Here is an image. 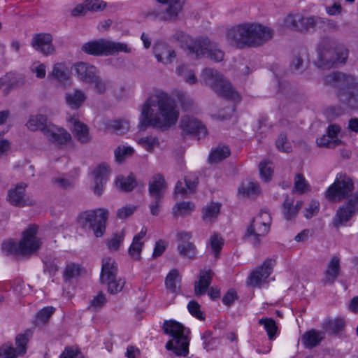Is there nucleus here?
Instances as JSON below:
<instances>
[{
  "instance_id": "nucleus-1",
  "label": "nucleus",
  "mask_w": 358,
  "mask_h": 358,
  "mask_svg": "<svg viewBox=\"0 0 358 358\" xmlns=\"http://www.w3.org/2000/svg\"><path fill=\"white\" fill-rule=\"evenodd\" d=\"M179 110L174 100L166 93L151 95L142 106L138 127L141 130L152 127L166 130L175 125Z\"/></svg>"
},
{
  "instance_id": "nucleus-2",
  "label": "nucleus",
  "mask_w": 358,
  "mask_h": 358,
  "mask_svg": "<svg viewBox=\"0 0 358 358\" xmlns=\"http://www.w3.org/2000/svg\"><path fill=\"white\" fill-rule=\"evenodd\" d=\"M353 189L352 178L346 174L340 173L326 192V197L331 201L338 202L348 198L333 217L332 224L336 228L345 226L358 213V192L350 195Z\"/></svg>"
},
{
  "instance_id": "nucleus-3",
  "label": "nucleus",
  "mask_w": 358,
  "mask_h": 358,
  "mask_svg": "<svg viewBox=\"0 0 358 358\" xmlns=\"http://www.w3.org/2000/svg\"><path fill=\"white\" fill-rule=\"evenodd\" d=\"M273 31L259 24H243L229 29L227 38L236 48L258 47L273 37Z\"/></svg>"
},
{
  "instance_id": "nucleus-4",
  "label": "nucleus",
  "mask_w": 358,
  "mask_h": 358,
  "mask_svg": "<svg viewBox=\"0 0 358 358\" xmlns=\"http://www.w3.org/2000/svg\"><path fill=\"white\" fill-rule=\"evenodd\" d=\"M324 83L335 90L340 101L358 109V81L354 76L336 71L327 76Z\"/></svg>"
},
{
  "instance_id": "nucleus-5",
  "label": "nucleus",
  "mask_w": 358,
  "mask_h": 358,
  "mask_svg": "<svg viewBox=\"0 0 358 358\" xmlns=\"http://www.w3.org/2000/svg\"><path fill=\"white\" fill-rule=\"evenodd\" d=\"M164 334L171 336L166 348L178 357H187L189 354L190 331L175 320H165L162 326Z\"/></svg>"
},
{
  "instance_id": "nucleus-6",
  "label": "nucleus",
  "mask_w": 358,
  "mask_h": 358,
  "mask_svg": "<svg viewBox=\"0 0 358 358\" xmlns=\"http://www.w3.org/2000/svg\"><path fill=\"white\" fill-rule=\"evenodd\" d=\"M109 211L106 208L87 210L78 217V223L85 230H92L96 237H101L105 232Z\"/></svg>"
},
{
  "instance_id": "nucleus-7",
  "label": "nucleus",
  "mask_w": 358,
  "mask_h": 358,
  "mask_svg": "<svg viewBox=\"0 0 358 358\" xmlns=\"http://www.w3.org/2000/svg\"><path fill=\"white\" fill-rule=\"evenodd\" d=\"M201 82L210 87L220 96L235 101L239 99L231 83L224 80L216 70L210 68L203 69L201 73Z\"/></svg>"
},
{
  "instance_id": "nucleus-8",
  "label": "nucleus",
  "mask_w": 358,
  "mask_h": 358,
  "mask_svg": "<svg viewBox=\"0 0 358 358\" xmlns=\"http://www.w3.org/2000/svg\"><path fill=\"white\" fill-rule=\"evenodd\" d=\"M189 54L194 55L196 58L208 57L212 61L219 62L223 60L224 52L217 44L212 42L208 37H199L191 39L187 45Z\"/></svg>"
},
{
  "instance_id": "nucleus-9",
  "label": "nucleus",
  "mask_w": 358,
  "mask_h": 358,
  "mask_svg": "<svg viewBox=\"0 0 358 358\" xmlns=\"http://www.w3.org/2000/svg\"><path fill=\"white\" fill-rule=\"evenodd\" d=\"M348 57V50L344 45L331 43L320 50L317 64L320 68L330 69L345 64Z\"/></svg>"
},
{
  "instance_id": "nucleus-10",
  "label": "nucleus",
  "mask_w": 358,
  "mask_h": 358,
  "mask_svg": "<svg viewBox=\"0 0 358 358\" xmlns=\"http://www.w3.org/2000/svg\"><path fill=\"white\" fill-rule=\"evenodd\" d=\"M117 266L114 259L106 257L102 259V266L100 280L102 284L108 286V290L110 294H116L122 289L124 281L117 278Z\"/></svg>"
},
{
  "instance_id": "nucleus-11",
  "label": "nucleus",
  "mask_w": 358,
  "mask_h": 358,
  "mask_svg": "<svg viewBox=\"0 0 358 358\" xmlns=\"http://www.w3.org/2000/svg\"><path fill=\"white\" fill-rule=\"evenodd\" d=\"M327 20L318 16L304 17L301 14L289 15L284 20L285 25L292 29L306 32L322 28Z\"/></svg>"
},
{
  "instance_id": "nucleus-12",
  "label": "nucleus",
  "mask_w": 358,
  "mask_h": 358,
  "mask_svg": "<svg viewBox=\"0 0 358 358\" xmlns=\"http://www.w3.org/2000/svg\"><path fill=\"white\" fill-rule=\"evenodd\" d=\"M271 217L268 212L262 210L259 214L252 219L248 227L245 237L249 238L254 244L260 243V237L266 236L270 230Z\"/></svg>"
},
{
  "instance_id": "nucleus-13",
  "label": "nucleus",
  "mask_w": 358,
  "mask_h": 358,
  "mask_svg": "<svg viewBox=\"0 0 358 358\" xmlns=\"http://www.w3.org/2000/svg\"><path fill=\"white\" fill-rule=\"evenodd\" d=\"M37 231L38 227L33 225L23 232L22 240L20 242L21 255H31L40 248L41 242L36 236Z\"/></svg>"
},
{
  "instance_id": "nucleus-14",
  "label": "nucleus",
  "mask_w": 358,
  "mask_h": 358,
  "mask_svg": "<svg viewBox=\"0 0 358 358\" xmlns=\"http://www.w3.org/2000/svg\"><path fill=\"white\" fill-rule=\"evenodd\" d=\"M275 262L271 259H266L262 266L255 269L248 278V284L252 287H260L266 282V279L271 274Z\"/></svg>"
},
{
  "instance_id": "nucleus-15",
  "label": "nucleus",
  "mask_w": 358,
  "mask_h": 358,
  "mask_svg": "<svg viewBox=\"0 0 358 358\" xmlns=\"http://www.w3.org/2000/svg\"><path fill=\"white\" fill-rule=\"evenodd\" d=\"M26 185L20 183L14 188L9 189L8 200L13 206L24 207L34 204V201L30 199L25 193Z\"/></svg>"
},
{
  "instance_id": "nucleus-16",
  "label": "nucleus",
  "mask_w": 358,
  "mask_h": 358,
  "mask_svg": "<svg viewBox=\"0 0 358 358\" xmlns=\"http://www.w3.org/2000/svg\"><path fill=\"white\" fill-rule=\"evenodd\" d=\"M31 45L33 48L44 55H51L55 52L52 45V36L50 34L40 33L34 34Z\"/></svg>"
},
{
  "instance_id": "nucleus-17",
  "label": "nucleus",
  "mask_w": 358,
  "mask_h": 358,
  "mask_svg": "<svg viewBox=\"0 0 358 358\" xmlns=\"http://www.w3.org/2000/svg\"><path fill=\"white\" fill-rule=\"evenodd\" d=\"M180 127L186 133L195 134L199 137H203L207 134L206 128L201 122L193 116L183 115L180 122Z\"/></svg>"
},
{
  "instance_id": "nucleus-18",
  "label": "nucleus",
  "mask_w": 358,
  "mask_h": 358,
  "mask_svg": "<svg viewBox=\"0 0 358 358\" xmlns=\"http://www.w3.org/2000/svg\"><path fill=\"white\" fill-rule=\"evenodd\" d=\"M43 134L48 141L59 145H64L71 141V134L64 129L49 124L43 130Z\"/></svg>"
},
{
  "instance_id": "nucleus-19",
  "label": "nucleus",
  "mask_w": 358,
  "mask_h": 358,
  "mask_svg": "<svg viewBox=\"0 0 358 358\" xmlns=\"http://www.w3.org/2000/svg\"><path fill=\"white\" fill-rule=\"evenodd\" d=\"M161 4H168L166 11L159 15V18L164 21H174L182 8L185 0H156Z\"/></svg>"
},
{
  "instance_id": "nucleus-20",
  "label": "nucleus",
  "mask_w": 358,
  "mask_h": 358,
  "mask_svg": "<svg viewBox=\"0 0 358 358\" xmlns=\"http://www.w3.org/2000/svg\"><path fill=\"white\" fill-rule=\"evenodd\" d=\"M153 51L157 60L164 64L172 63L176 57L175 50L163 42L157 43L154 45Z\"/></svg>"
},
{
  "instance_id": "nucleus-21",
  "label": "nucleus",
  "mask_w": 358,
  "mask_h": 358,
  "mask_svg": "<svg viewBox=\"0 0 358 358\" xmlns=\"http://www.w3.org/2000/svg\"><path fill=\"white\" fill-rule=\"evenodd\" d=\"M74 68L79 80L85 83H92L94 79L98 76L96 68L87 63H77Z\"/></svg>"
},
{
  "instance_id": "nucleus-22",
  "label": "nucleus",
  "mask_w": 358,
  "mask_h": 358,
  "mask_svg": "<svg viewBox=\"0 0 358 358\" xmlns=\"http://www.w3.org/2000/svg\"><path fill=\"white\" fill-rule=\"evenodd\" d=\"M67 121L72 125V131L75 137L82 143L90 141L89 129L86 124L81 122L76 116L67 117Z\"/></svg>"
},
{
  "instance_id": "nucleus-23",
  "label": "nucleus",
  "mask_w": 358,
  "mask_h": 358,
  "mask_svg": "<svg viewBox=\"0 0 358 358\" xmlns=\"http://www.w3.org/2000/svg\"><path fill=\"white\" fill-rule=\"evenodd\" d=\"M180 243L178 245V250L180 255L193 258L196 255L195 245L189 241L192 237V234L188 232H181L178 235Z\"/></svg>"
},
{
  "instance_id": "nucleus-24",
  "label": "nucleus",
  "mask_w": 358,
  "mask_h": 358,
  "mask_svg": "<svg viewBox=\"0 0 358 358\" xmlns=\"http://www.w3.org/2000/svg\"><path fill=\"white\" fill-rule=\"evenodd\" d=\"M166 185L164 178L161 174L154 175L149 182V194L150 197L163 199Z\"/></svg>"
},
{
  "instance_id": "nucleus-25",
  "label": "nucleus",
  "mask_w": 358,
  "mask_h": 358,
  "mask_svg": "<svg viewBox=\"0 0 358 358\" xmlns=\"http://www.w3.org/2000/svg\"><path fill=\"white\" fill-rule=\"evenodd\" d=\"M341 273L340 259L333 257L324 271V277L322 280L324 285H333Z\"/></svg>"
},
{
  "instance_id": "nucleus-26",
  "label": "nucleus",
  "mask_w": 358,
  "mask_h": 358,
  "mask_svg": "<svg viewBox=\"0 0 358 358\" xmlns=\"http://www.w3.org/2000/svg\"><path fill=\"white\" fill-rule=\"evenodd\" d=\"M213 274L210 269L202 270L199 272V280L194 282V293L196 296L203 295L206 292L211 283Z\"/></svg>"
},
{
  "instance_id": "nucleus-27",
  "label": "nucleus",
  "mask_w": 358,
  "mask_h": 358,
  "mask_svg": "<svg viewBox=\"0 0 358 358\" xmlns=\"http://www.w3.org/2000/svg\"><path fill=\"white\" fill-rule=\"evenodd\" d=\"M107 40L101 39L99 41H90L82 46V50L92 55H106Z\"/></svg>"
},
{
  "instance_id": "nucleus-28",
  "label": "nucleus",
  "mask_w": 358,
  "mask_h": 358,
  "mask_svg": "<svg viewBox=\"0 0 358 358\" xmlns=\"http://www.w3.org/2000/svg\"><path fill=\"white\" fill-rule=\"evenodd\" d=\"M324 338L323 332L311 329L302 336L301 343L306 348L312 349L319 345Z\"/></svg>"
},
{
  "instance_id": "nucleus-29",
  "label": "nucleus",
  "mask_w": 358,
  "mask_h": 358,
  "mask_svg": "<svg viewBox=\"0 0 358 358\" xmlns=\"http://www.w3.org/2000/svg\"><path fill=\"white\" fill-rule=\"evenodd\" d=\"M66 103L73 109H78L83 106L87 99L85 93L79 90L74 89L71 92H69L65 96Z\"/></svg>"
},
{
  "instance_id": "nucleus-30",
  "label": "nucleus",
  "mask_w": 358,
  "mask_h": 358,
  "mask_svg": "<svg viewBox=\"0 0 358 358\" xmlns=\"http://www.w3.org/2000/svg\"><path fill=\"white\" fill-rule=\"evenodd\" d=\"M147 229L143 228L133 238L132 243L129 248V254L134 259L138 260L141 257V252L143 245V242L141 240L145 237Z\"/></svg>"
},
{
  "instance_id": "nucleus-31",
  "label": "nucleus",
  "mask_w": 358,
  "mask_h": 358,
  "mask_svg": "<svg viewBox=\"0 0 358 358\" xmlns=\"http://www.w3.org/2000/svg\"><path fill=\"white\" fill-rule=\"evenodd\" d=\"M26 126L31 131L41 130L43 132V130L48 126L47 125V117L41 114L31 115Z\"/></svg>"
},
{
  "instance_id": "nucleus-32",
  "label": "nucleus",
  "mask_w": 358,
  "mask_h": 358,
  "mask_svg": "<svg viewBox=\"0 0 358 358\" xmlns=\"http://www.w3.org/2000/svg\"><path fill=\"white\" fill-rule=\"evenodd\" d=\"M180 278L177 269H172L166 275L165 285L166 289L173 293H176L180 289Z\"/></svg>"
},
{
  "instance_id": "nucleus-33",
  "label": "nucleus",
  "mask_w": 358,
  "mask_h": 358,
  "mask_svg": "<svg viewBox=\"0 0 358 358\" xmlns=\"http://www.w3.org/2000/svg\"><path fill=\"white\" fill-rule=\"evenodd\" d=\"M52 77L59 83L66 85L69 80V75L66 71L64 65L62 63H57L54 65L52 71L49 76Z\"/></svg>"
},
{
  "instance_id": "nucleus-34",
  "label": "nucleus",
  "mask_w": 358,
  "mask_h": 358,
  "mask_svg": "<svg viewBox=\"0 0 358 358\" xmlns=\"http://www.w3.org/2000/svg\"><path fill=\"white\" fill-rule=\"evenodd\" d=\"M115 185L122 191L131 192L136 186V181L132 174L127 177L119 176L115 180Z\"/></svg>"
},
{
  "instance_id": "nucleus-35",
  "label": "nucleus",
  "mask_w": 358,
  "mask_h": 358,
  "mask_svg": "<svg viewBox=\"0 0 358 358\" xmlns=\"http://www.w3.org/2000/svg\"><path fill=\"white\" fill-rule=\"evenodd\" d=\"M230 150L227 146L218 145L213 150L209 155L208 160L210 163H218L229 157Z\"/></svg>"
},
{
  "instance_id": "nucleus-36",
  "label": "nucleus",
  "mask_w": 358,
  "mask_h": 358,
  "mask_svg": "<svg viewBox=\"0 0 358 358\" xmlns=\"http://www.w3.org/2000/svg\"><path fill=\"white\" fill-rule=\"evenodd\" d=\"M259 324L262 325L267 332L269 340H274L278 331L275 321L271 317H263L259 320Z\"/></svg>"
},
{
  "instance_id": "nucleus-37",
  "label": "nucleus",
  "mask_w": 358,
  "mask_h": 358,
  "mask_svg": "<svg viewBox=\"0 0 358 358\" xmlns=\"http://www.w3.org/2000/svg\"><path fill=\"white\" fill-rule=\"evenodd\" d=\"M220 204L212 202L203 208L202 218L205 221L211 222L217 218L220 211Z\"/></svg>"
},
{
  "instance_id": "nucleus-38",
  "label": "nucleus",
  "mask_w": 358,
  "mask_h": 358,
  "mask_svg": "<svg viewBox=\"0 0 358 358\" xmlns=\"http://www.w3.org/2000/svg\"><path fill=\"white\" fill-rule=\"evenodd\" d=\"M195 206L189 201H182L178 203L173 208V215L175 217H184L189 215L194 210Z\"/></svg>"
},
{
  "instance_id": "nucleus-39",
  "label": "nucleus",
  "mask_w": 358,
  "mask_h": 358,
  "mask_svg": "<svg viewBox=\"0 0 358 358\" xmlns=\"http://www.w3.org/2000/svg\"><path fill=\"white\" fill-rule=\"evenodd\" d=\"M107 52L106 55H112L118 52L130 53L131 48L125 43L115 42L107 41Z\"/></svg>"
},
{
  "instance_id": "nucleus-40",
  "label": "nucleus",
  "mask_w": 358,
  "mask_h": 358,
  "mask_svg": "<svg viewBox=\"0 0 358 358\" xmlns=\"http://www.w3.org/2000/svg\"><path fill=\"white\" fill-rule=\"evenodd\" d=\"M259 184L256 182L245 181L238 188V192L248 196H257L259 193Z\"/></svg>"
},
{
  "instance_id": "nucleus-41",
  "label": "nucleus",
  "mask_w": 358,
  "mask_h": 358,
  "mask_svg": "<svg viewBox=\"0 0 358 358\" xmlns=\"http://www.w3.org/2000/svg\"><path fill=\"white\" fill-rule=\"evenodd\" d=\"M108 128L118 135H122L129 130L130 124L126 120H117L111 121L108 124Z\"/></svg>"
},
{
  "instance_id": "nucleus-42",
  "label": "nucleus",
  "mask_w": 358,
  "mask_h": 358,
  "mask_svg": "<svg viewBox=\"0 0 358 358\" xmlns=\"http://www.w3.org/2000/svg\"><path fill=\"white\" fill-rule=\"evenodd\" d=\"M177 73L183 78L186 83L190 85H194L198 82L194 71L192 68H188L185 65L180 66L177 69Z\"/></svg>"
},
{
  "instance_id": "nucleus-43",
  "label": "nucleus",
  "mask_w": 358,
  "mask_h": 358,
  "mask_svg": "<svg viewBox=\"0 0 358 358\" xmlns=\"http://www.w3.org/2000/svg\"><path fill=\"white\" fill-rule=\"evenodd\" d=\"M345 322L341 318H335L326 322L325 329L332 334H338L345 328Z\"/></svg>"
},
{
  "instance_id": "nucleus-44",
  "label": "nucleus",
  "mask_w": 358,
  "mask_h": 358,
  "mask_svg": "<svg viewBox=\"0 0 358 358\" xmlns=\"http://www.w3.org/2000/svg\"><path fill=\"white\" fill-rule=\"evenodd\" d=\"M55 308L52 306H47L39 310L36 316V324L37 325L45 324L54 313Z\"/></svg>"
},
{
  "instance_id": "nucleus-45",
  "label": "nucleus",
  "mask_w": 358,
  "mask_h": 358,
  "mask_svg": "<svg viewBox=\"0 0 358 358\" xmlns=\"http://www.w3.org/2000/svg\"><path fill=\"white\" fill-rule=\"evenodd\" d=\"M114 152L116 161L122 162L134 155V149L131 146L120 145L115 150Z\"/></svg>"
},
{
  "instance_id": "nucleus-46",
  "label": "nucleus",
  "mask_w": 358,
  "mask_h": 358,
  "mask_svg": "<svg viewBox=\"0 0 358 358\" xmlns=\"http://www.w3.org/2000/svg\"><path fill=\"white\" fill-rule=\"evenodd\" d=\"M29 333L26 332L24 334H19L16 336L15 338V345H16V352L17 355H23L27 351V345L29 341Z\"/></svg>"
},
{
  "instance_id": "nucleus-47",
  "label": "nucleus",
  "mask_w": 358,
  "mask_h": 358,
  "mask_svg": "<svg viewBox=\"0 0 358 358\" xmlns=\"http://www.w3.org/2000/svg\"><path fill=\"white\" fill-rule=\"evenodd\" d=\"M259 169L262 178L266 182L269 181L273 172L272 163L270 161H263L259 164Z\"/></svg>"
},
{
  "instance_id": "nucleus-48",
  "label": "nucleus",
  "mask_w": 358,
  "mask_h": 358,
  "mask_svg": "<svg viewBox=\"0 0 358 358\" xmlns=\"http://www.w3.org/2000/svg\"><path fill=\"white\" fill-rule=\"evenodd\" d=\"M342 141L338 138H331L329 135H324L317 139V144L319 147L327 148H335L341 145Z\"/></svg>"
},
{
  "instance_id": "nucleus-49",
  "label": "nucleus",
  "mask_w": 358,
  "mask_h": 358,
  "mask_svg": "<svg viewBox=\"0 0 358 358\" xmlns=\"http://www.w3.org/2000/svg\"><path fill=\"white\" fill-rule=\"evenodd\" d=\"M1 249L7 255H21V248L20 243H17L12 240L4 241L2 243Z\"/></svg>"
},
{
  "instance_id": "nucleus-50",
  "label": "nucleus",
  "mask_w": 358,
  "mask_h": 358,
  "mask_svg": "<svg viewBox=\"0 0 358 358\" xmlns=\"http://www.w3.org/2000/svg\"><path fill=\"white\" fill-rule=\"evenodd\" d=\"M109 173H110L109 167L105 163H102V164L97 165L92 172L94 178H96V180H108Z\"/></svg>"
},
{
  "instance_id": "nucleus-51",
  "label": "nucleus",
  "mask_w": 358,
  "mask_h": 358,
  "mask_svg": "<svg viewBox=\"0 0 358 358\" xmlns=\"http://www.w3.org/2000/svg\"><path fill=\"white\" fill-rule=\"evenodd\" d=\"M282 213L287 220H292L297 215L296 208H293V202L288 197L284 201Z\"/></svg>"
},
{
  "instance_id": "nucleus-52",
  "label": "nucleus",
  "mask_w": 358,
  "mask_h": 358,
  "mask_svg": "<svg viewBox=\"0 0 358 358\" xmlns=\"http://www.w3.org/2000/svg\"><path fill=\"white\" fill-rule=\"evenodd\" d=\"M275 145L278 150L283 152H290L292 151V145L290 142L287 140V135L280 134L276 141Z\"/></svg>"
},
{
  "instance_id": "nucleus-53",
  "label": "nucleus",
  "mask_w": 358,
  "mask_h": 358,
  "mask_svg": "<svg viewBox=\"0 0 358 358\" xmlns=\"http://www.w3.org/2000/svg\"><path fill=\"white\" fill-rule=\"evenodd\" d=\"M137 142L148 152H152L153 148L159 145L158 138L153 136L141 138Z\"/></svg>"
},
{
  "instance_id": "nucleus-54",
  "label": "nucleus",
  "mask_w": 358,
  "mask_h": 358,
  "mask_svg": "<svg viewBox=\"0 0 358 358\" xmlns=\"http://www.w3.org/2000/svg\"><path fill=\"white\" fill-rule=\"evenodd\" d=\"M94 88L99 94H104L110 86V82L108 80L102 79L99 75L94 79Z\"/></svg>"
},
{
  "instance_id": "nucleus-55",
  "label": "nucleus",
  "mask_w": 358,
  "mask_h": 358,
  "mask_svg": "<svg viewBox=\"0 0 358 358\" xmlns=\"http://www.w3.org/2000/svg\"><path fill=\"white\" fill-rule=\"evenodd\" d=\"M85 6L87 11L98 12L106 8V3L102 0H86Z\"/></svg>"
},
{
  "instance_id": "nucleus-56",
  "label": "nucleus",
  "mask_w": 358,
  "mask_h": 358,
  "mask_svg": "<svg viewBox=\"0 0 358 358\" xmlns=\"http://www.w3.org/2000/svg\"><path fill=\"white\" fill-rule=\"evenodd\" d=\"M124 238V234L122 231L120 234H115L110 239L108 240L107 245L110 250H117Z\"/></svg>"
},
{
  "instance_id": "nucleus-57",
  "label": "nucleus",
  "mask_w": 358,
  "mask_h": 358,
  "mask_svg": "<svg viewBox=\"0 0 358 358\" xmlns=\"http://www.w3.org/2000/svg\"><path fill=\"white\" fill-rule=\"evenodd\" d=\"M106 302L105 295L102 292H99L94 299L91 301L88 309L97 311L101 308Z\"/></svg>"
},
{
  "instance_id": "nucleus-58",
  "label": "nucleus",
  "mask_w": 358,
  "mask_h": 358,
  "mask_svg": "<svg viewBox=\"0 0 358 358\" xmlns=\"http://www.w3.org/2000/svg\"><path fill=\"white\" fill-rule=\"evenodd\" d=\"M136 208V206L134 205L123 206L117 210L116 217L117 219L125 220L133 215Z\"/></svg>"
},
{
  "instance_id": "nucleus-59",
  "label": "nucleus",
  "mask_w": 358,
  "mask_h": 358,
  "mask_svg": "<svg viewBox=\"0 0 358 358\" xmlns=\"http://www.w3.org/2000/svg\"><path fill=\"white\" fill-rule=\"evenodd\" d=\"M80 268L78 264L71 263L66 265L64 271V278L66 280H70L73 278L77 277L80 275Z\"/></svg>"
},
{
  "instance_id": "nucleus-60",
  "label": "nucleus",
  "mask_w": 358,
  "mask_h": 358,
  "mask_svg": "<svg viewBox=\"0 0 358 358\" xmlns=\"http://www.w3.org/2000/svg\"><path fill=\"white\" fill-rule=\"evenodd\" d=\"M187 309L189 313L200 320H204L205 317L200 310V305L195 301H191L187 304Z\"/></svg>"
},
{
  "instance_id": "nucleus-61",
  "label": "nucleus",
  "mask_w": 358,
  "mask_h": 358,
  "mask_svg": "<svg viewBox=\"0 0 358 358\" xmlns=\"http://www.w3.org/2000/svg\"><path fill=\"white\" fill-rule=\"evenodd\" d=\"M52 182L57 187L67 189L74 186V180L71 178H66L62 177L53 178Z\"/></svg>"
},
{
  "instance_id": "nucleus-62",
  "label": "nucleus",
  "mask_w": 358,
  "mask_h": 358,
  "mask_svg": "<svg viewBox=\"0 0 358 358\" xmlns=\"http://www.w3.org/2000/svg\"><path fill=\"white\" fill-rule=\"evenodd\" d=\"M210 248L214 252L215 257H217L223 245V240L218 235L215 234L210 239Z\"/></svg>"
},
{
  "instance_id": "nucleus-63",
  "label": "nucleus",
  "mask_w": 358,
  "mask_h": 358,
  "mask_svg": "<svg viewBox=\"0 0 358 358\" xmlns=\"http://www.w3.org/2000/svg\"><path fill=\"white\" fill-rule=\"evenodd\" d=\"M308 189V184L301 174L295 176L294 189L296 192L303 194Z\"/></svg>"
},
{
  "instance_id": "nucleus-64",
  "label": "nucleus",
  "mask_w": 358,
  "mask_h": 358,
  "mask_svg": "<svg viewBox=\"0 0 358 358\" xmlns=\"http://www.w3.org/2000/svg\"><path fill=\"white\" fill-rule=\"evenodd\" d=\"M17 353L15 349L10 345L0 347V358H17Z\"/></svg>"
}]
</instances>
